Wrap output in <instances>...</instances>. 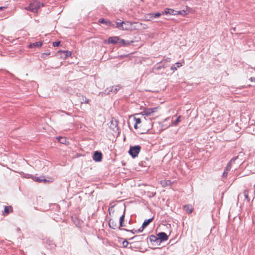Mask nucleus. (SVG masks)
Here are the masks:
<instances>
[{"label":"nucleus","mask_w":255,"mask_h":255,"mask_svg":"<svg viewBox=\"0 0 255 255\" xmlns=\"http://www.w3.org/2000/svg\"><path fill=\"white\" fill-rule=\"evenodd\" d=\"M182 64L180 63H178V62H176V67H180L182 66Z\"/></svg>","instance_id":"4c0bfd02"},{"label":"nucleus","mask_w":255,"mask_h":255,"mask_svg":"<svg viewBox=\"0 0 255 255\" xmlns=\"http://www.w3.org/2000/svg\"><path fill=\"white\" fill-rule=\"evenodd\" d=\"M189 12V10L188 9V8L187 6L185 7L182 10H179L178 11H176V15L177 14H181L182 15H185L187 14Z\"/></svg>","instance_id":"f8f14e48"},{"label":"nucleus","mask_w":255,"mask_h":255,"mask_svg":"<svg viewBox=\"0 0 255 255\" xmlns=\"http://www.w3.org/2000/svg\"><path fill=\"white\" fill-rule=\"evenodd\" d=\"M244 195L245 197V198L247 199V201L248 202H250V199L249 198V191L248 190H245L244 192Z\"/></svg>","instance_id":"5701e85b"},{"label":"nucleus","mask_w":255,"mask_h":255,"mask_svg":"<svg viewBox=\"0 0 255 255\" xmlns=\"http://www.w3.org/2000/svg\"><path fill=\"white\" fill-rule=\"evenodd\" d=\"M50 54V53H43L42 54V57L44 58L45 56H47Z\"/></svg>","instance_id":"c9c22d12"},{"label":"nucleus","mask_w":255,"mask_h":255,"mask_svg":"<svg viewBox=\"0 0 255 255\" xmlns=\"http://www.w3.org/2000/svg\"><path fill=\"white\" fill-rule=\"evenodd\" d=\"M174 10L171 8H166L164 10V12H163V14H169V15H175L174 13Z\"/></svg>","instance_id":"2eb2a0df"},{"label":"nucleus","mask_w":255,"mask_h":255,"mask_svg":"<svg viewBox=\"0 0 255 255\" xmlns=\"http://www.w3.org/2000/svg\"><path fill=\"white\" fill-rule=\"evenodd\" d=\"M144 229H142V226L137 230V233H140L142 232Z\"/></svg>","instance_id":"f704fd0d"},{"label":"nucleus","mask_w":255,"mask_h":255,"mask_svg":"<svg viewBox=\"0 0 255 255\" xmlns=\"http://www.w3.org/2000/svg\"><path fill=\"white\" fill-rule=\"evenodd\" d=\"M34 180L38 182H46V180L44 178H42V177H35Z\"/></svg>","instance_id":"bb28decb"},{"label":"nucleus","mask_w":255,"mask_h":255,"mask_svg":"<svg viewBox=\"0 0 255 255\" xmlns=\"http://www.w3.org/2000/svg\"><path fill=\"white\" fill-rule=\"evenodd\" d=\"M134 120L135 122V124L134 125V128L135 129H137V125L141 123V120L140 118H137L136 117H134Z\"/></svg>","instance_id":"4be33fe9"},{"label":"nucleus","mask_w":255,"mask_h":255,"mask_svg":"<svg viewBox=\"0 0 255 255\" xmlns=\"http://www.w3.org/2000/svg\"><path fill=\"white\" fill-rule=\"evenodd\" d=\"M58 141L62 144H66L67 139L65 137L59 136L57 137Z\"/></svg>","instance_id":"aec40b11"},{"label":"nucleus","mask_w":255,"mask_h":255,"mask_svg":"<svg viewBox=\"0 0 255 255\" xmlns=\"http://www.w3.org/2000/svg\"><path fill=\"white\" fill-rule=\"evenodd\" d=\"M154 16V18H158L161 15V13L160 12L153 13H152Z\"/></svg>","instance_id":"2f4dec72"},{"label":"nucleus","mask_w":255,"mask_h":255,"mask_svg":"<svg viewBox=\"0 0 255 255\" xmlns=\"http://www.w3.org/2000/svg\"><path fill=\"white\" fill-rule=\"evenodd\" d=\"M81 100H82L83 102H82V103H85L86 104H88L89 103V100L86 98V97L82 96Z\"/></svg>","instance_id":"c756f323"},{"label":"nucleus","mask_w":255,"mask_h":255,"mask_svg":"<svg viewBox=\"0 0 255 255\" xmlns=\"http://www.w3.org/2000/svg\"><path fill=\"white\" fill-rule=\"evenodd\" d=\"M121 86L119 85H116L115 87L112 86L110 88L106 89L104 92L100 93V94H101L102 96H103L104 95H109L111 93H116L121 89Z\"/></svg>","instance_id":"f03ea898"},{"label":"nucleus","mask_w":255,"mask_h":255,"mask_svg":"<svg viewBox=\"0 0 255 255\" xmlns=\"http://www.w3.org/2000/svg\"><path fill=\"white\" fill-rule=\"evenodd\" d=\"M127 23H128V22H125L124 21L117 22V27L121 30H128L129 27L127 26H124V25H126Z\"/></svg>","instance_id":"1a4fd4ad"},{"label":"nucleus","mask_w":255,"mask_h":255,"mask_svg":"<svg viewBox=\"0 0 255 255\" xmlns=\"http://www.w3.org/2000/svg\"><path fill=\"white\" fill-rule=\"evenodd\" d=\"M140 150L141 146L140 145L130 146L128 153L133 158H135L137 156Z\"/></svg>","instance_id":"f257e3e1"},{"label":"nucleus","mask_w":255,"mask_h":255,"mask_svg":"<svg viewBox=\"0 0 255 255\" xmlns=\"http://www.w3.org/2000/svg\"><path fill=\"white\" fill-rule=\"evenodd\" d=\"M180 117H179L177 119H176V124L179 122L180 121Z\"/></svg>","instance_id":"a19ab883"},{"label":"nucleus","mask_w":255,"mask_h":255,"mask_svg":"<svg viewBox=\"0 0 255 255\" xmlns=\"http://www.w3.org/2000/svg\"><path fill=\"white\" fill-rule=\"evenodd\" d=\"M144 235H141L139 236H135L133 237L130 239V240H132L133 239H136L138 241H140L143 239Z\"/></svg>","instance_id":"393cba45"},{"label":"nucleus","mask_w":255,"mask_h":255,"mask_svg":"<svg viewBox=\"0 0 255 255\" xmlns=\"http://www.w3.org/2000/svg\"><path fill=\"white\" fill-rule=\"evenodd\" d=\"M123 246L124 248H131V247H128V245L129 244L127 240H125L123 242Z\"/></svg>","instance_id":"c85d7f7f"},{"label":"nucleus","mask_w":255,"mask_h":255,"mask_svg":"<svg viewBox=\"0 0 255 255\" xmlns=\"http://www.w3.org/2000/svg\"><path fill=\"white\" fill-rule=\"evenodd\" d=\"M133 41H126L125 40V42L124 43H121V44L122 45H126V46H127V45H129V44H130L131 43H133Z\"/></svg>","instance_id":"7c9ffc66"},{"label":"nucleus","mask_w":255,"mask_h":255,"mask_svg":"<svg viewBox=\"0 0 255 255\" xmlns=\"http://www.w3.org/2000/svg\"><path fill=\"white\" fill-rule=\"evenodd\" d=\"M153 220V218H150L148 220H145L142 224V229L146 227Z\"/></svg>","instance_id":"dca6fc26"},{"label":"nucleus","mask_w":255,"mask_h":255,"mask_svg":"<svg viewBox=\"0 0 255 255\" xmlns=\"http://www.w3.org/2000/svg\"><path fill=\"white\" fill-rule=\"evenodd\" d=\"M237 158V157L232 158V159L230 160V162H229V164H231L232 162H234V161H235V160L236 159V158Z\"/></svg>","instance_id":"ea45409f"},{"label":"nucleus","mask_w":255,"mask_h":255,"mask_svg":"<svg viewBox=\"0 0 255 255\" xmlns=\"http://www.w3.org/2000/svg\"><path fill=\"white\" fill-rule=\"evenodd\" d=\"M108 225L111 229L115 230L118 228L117 221L113 219H110Z\"/></svg>","instance_id":"6e6552de"},{"label":"nucleus","mask_w":255,"mask_h":255,"mask_svg":"<svg viewBox=\"0 0 255 255\" xmlns=\"http://www.w3.org/2000/svg\"><path fill=\"white\" fill-rule=\"evenodd\" d=\"M145 18L147 20L149 21L154 18V16L152 13H148L145 15Z\"/></svg>","instance_id":"b1692460"},{"label":"nucleus","mask_w":255,"mask_h":255,"mask_svg":"<svg viewBox=\"0 0 255 255\" xmlns=\"http://www.w3.org/2000/svg\"><path fill=\"white\" fill-rule=\"evenodd\" d=\"M111 128L115 130V128H116L117 130H118V122L117 120H115L114 121L113 120L111 121Z\"/></svg>","instance_id":"a211bd4d"},{"label":"nucleus","mask_w":255,"mask_h":255,"mask_svg":"<svg viewBox=\"0 0 255 255\" xmlns=\"http://www.w3.org/2000/svg\"><path fill=\"white\" fill-rule=\"evenodd\" d=\"M129 232H130L134 234L137 233V230L133 229V230H129Z\"/></svg>","instance_id":"e433bc0d"},{"label":"nucleus","mask_w":255,"mask_h":255,"mask_svg":"<svg viewBox=\"0 0 255 255\" xmlns=\"http://www.w3.org/2000/svg\"><path fill=\"white\" fill-rule=\"evenodd\" d=\"M5 8V7H0V10H3Z\"/></svg>","instance_id":"79ce46f5"},{"label":"nucleus","mask_w":255,"mask_h":255,"mask_svg":"<svg viewBox=\"0 0 255 255\" xmlns=\"http://www.w3.org/2000/svg\"><path fill=\"white\" fill-rule=\"evenodd\" d=\"M31 5H29L27 7L25 8L26 10H30L33 12H36V10L35 8H32Z\"/></svg>","instance_id":"a878e982"},{"label":"nucleus","mask_w":255,"mask_h":255,"mask_svg":"<svg viewBox=\"0 0 255 255\" xmlns=\"http://www.w3.org/2000/svg\"><path fill=\"white\" fill-rule=\"evenodd\" d=\"M40 2L37 1V0H35V1H34L33 2L31 3L30 4V5H32V8H36V12L37 11L38 8H39L40 7Z\"/></svg>","instance_id":"4468645a"},{"label":"nucleus","mask_w":255,"mask_h":255,"mask_svg":"<svg viewBox=\"0 0 255 255\" xmlns=\"http://www.w3.org/2000/svg\"><path fill=\"white\" fill-rule=\"evenodd\" d=\"M149 240L151 242H156L157 243L159 242L158 237L153 235L149 237Z\"/></svg>","instance_id":"412c9836"},{"label":"nucleus","mask_w":255,"mask_h":255,"mask_svg":"<svg viewBox=\"0 0 255 255\" xmlns=\"http://www.w3.org/2000/svg\"><path fill=\"white\" fill-rule=\"evenodd\" d=\"M125 213H124L123 215L120 218L119 222H121V224L122 222H124L125 217Z\"/></svg>","instance_id":"473e14b6"},{"label":"nucleus","mask_w":255,"mask_h":255,"mask_svg":"<svg viewBox=\"0 0 255 255\" xmlns=\"http://www.w3.org/2000/svg\"><path fill=\"white\" fill-rule=\"evenodd\" d=\"M159 242L165 241L168 239L167 235L164 232H160L157 234Z\"/></svg>","instance_id":"39448f33"},{"label":"nucleus","mask_w":255,"mask_h":255,"mask_svg":"<svg viewBox=\"0 0 255 255\" xmlns=\"http://www.w3.org/2000/svg\"><path fill=\"white\" fill-rule=\"evenodd\" d=\"M58 52L61 53V56L64 59H66L71 55V52L69 51L60 50Z\"/></svg>","instance_id":"9b49d317"},{"label":"nucleus","mask_w":255,"mask_h":255,"mask_svg":"<svg viewBox=\"0 0 255 255\" xmlns=\"http://www.w3.org/2000/svg\"><path fill=\"white\" fill-rule=\"evenodd\" d=\"M184 208L186 212L189 214H190L193 211V207L191 205H187L184 206Z\"/></svg>","instance_id":"f3484780"},{"label":"nucleus","mask_w":255,"mask_h":255,"mask_svg":"<svg viewBox=\"0 0 255 255\" xmlns=\"http://www.w3.org/2000/svg\"><path fill=\"white\" fill-rule=\"evenodd\" d=\"M103 157V154L101 152L99 151H96L94 152L93 159L96 162H100L102 160Z\"/></svg>","instance_id":"20e7f679"},{"label":"nucleus","mask_w":255,"mask_h":255,"mask_svg":"<svg viewBox=\"0 0 255 255\" xmlns=\"http://www.w3.org/2000/svg\"><path fill=\"white\" fill-rule=\"evenodd\" d=\"M42 45V42L41 41L36 42L33 43H31L29 45L28 47L30 48H33L35 47H40Z\"/></svg>","instance_id":"ddd939ff"},{"label":"nucleus","mask_w":255,"mask_h":255,"mask_svg":"<svg viewBox=\"0 0 255 255\" xmlns=\"http://www.w3.org/2000/svg\"><path fill=\"white\" fill-rule=\"evenodd\" d=\"M120 223V226L119 227V230H124V231H129V230H128V229H125V228H121V227H123L124 226H125V225L124 224V222H122V224H121V222H119Z\"/></svg>","instance_id":"cd10ccee"},{"label":"nucleus","mask_w":255,"mask_h":255,"mask_svg":"<svg viewBox=\"0 0 255 255\" xmlns=\"http://www.w3.org/2000/svg\"><path fill=\"white\" fill-rule=\"evenodd\" d=\"M157 107H154L153 108H146L144 109L143 113L146 116H150L152 113L156 111Z\"/></svg>","instance_id":"0eeeda50"},{"label":"nucleus","mask_w":255,"mask_h":255,"mask_svg":"<svg viewBox=\"0 0 255 255\" xmlns=\"http://www.w3.org/2000/svg\"><path fill=\"white\" fill-rule=\"evenodd\" d=\"M60 41H55L53 43V46L54 47H57L60 45Z\"/></svg>","instance_id":"72a5a7b5"},{"label":"nucleus","mask_w":255,"mask_h":255,"mask_svg":"<svg viewBox=\"0 0 255 255\" xmlns=\"http://www.w3.org/2000/svg\"><path fill=\"white\" fill-rule=\"evenodd\" d=\"M99 22L103 24H105L107 25H111V21L110 20H107L105 19L102 18L99 19Z\"/></svg>","instance_id":"6ab92c4d"},{"label":"nucleus","mask_w":255,"mask_h":255,"mask_svg":"<svg viewBox=\"0 0 255 255\" xmlns=\"http://www.w3.org/2000/svg\"><path fill=\"white\" fill-rule=\"evenodd\" d=\"M108 42L109 43H112V44H121L124 43L125 42V40L120 38L118 36H113L110 37L108 39Z\"/></svg>","instance_id":"7ed1b4c3"},{"label":"nucleus","mask_w":255,"mask_h":255,"mask_svg":"<svg viewBox=\"0 0 255 255\" xmlns=\"http://www.w3.org/2000/svg\"><path fill=\"white\" fill-rule=\"evenodd\" d=\"M250 80L251 82H255V77H251L250 78Z\"/></svg>","instance_id":"58836bf2"},{"label":"nucleus","mask_w":255,"mask_h":255,"mask_svg":"<svg viewBox=\"0 0 255 255\" xmlns=\"http://www.w3.org/2000/svg\"><path fill=\"white\" fill-rule=\"evenodd\" d=\"M175 180H161L160 181V184L162 187H165L166 186H171L174 183Z\"/></svg>","instance_id":"423d86ee"},{"label":"nucleus","mask_w":255,"mask_h":255,"mask_svg":"<svg viewBox=\"0 0 255 255\" xmlns=\"http://www.w3.org/2000/svg\"><path fill=\"white\" fill-rule=\"evenodd\" d=\"M12 211H13V209L11 206H4V211L3 212L2 214L4 216H7L10 213L12 212Z\"/></svg>","instance_id":"9d476101"}]
</instances>
